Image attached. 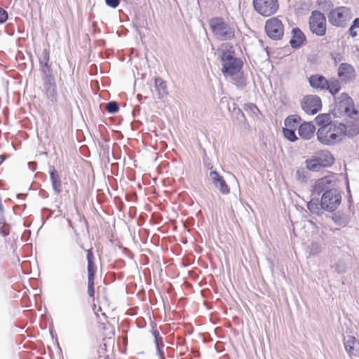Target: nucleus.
Returning a JSON list of instances; mask_svg holds the SVG:
<instances>
[{
    "instance_id": "nucleus-1",
    "label": "nucleus",
    "mask_w": 359,
    "mask_h": 359,
    "mask_svg": "<svg viewBox=\"0 0 359 359\" xmlns=\"http://www.w3.org/2000/svg\"><path fill=\"white\" fill-rule=\"evenodd\" d=\"M334 117L345 116L351 120L359 121V110L355 108L353 98L346 93L334 97Z\"/></svg>"
},
{
    "instance_id": "nucleus-2",
    "label": "nucleus",
    "mask_w": 359,
    "mask_h": 359,
    "mask_svg": "<svg viewBox=\"0 0 359 359\" xmlns=\"http://www.w3.org/2000/svg\"><path fill=\"white\" fill-rule=\"evenodd\" d=\"M220 60L222 63L221 71L225 77L233 76L243 69V60L241 58L236 57V54L233 50H223L220 56Z\"/></svg>"
},
{
    "instance_id": "nucleus-3",
    "label": "nucleus",
    "mask_w": 359,
    "mask_h": 359,
    "mask_svg": "<svg viewBox=\"0 0 359 359\" xmlns=\"http://www.w3.org/2000/svg\"><path fill=\"white\" fill-rule=\"evenodd\" d=\"M209 25L214 36L219 40L227 41L234 37V27L231 24L226 22L222 18H211Z\"/></svg>"
},
{
    "instance_id": "nucleus-4",
    "label": "nucleus",
    "mask_w": 359,
    "mask_h": 359,
    "mask_svg": "<svg viewBox=\"0 0 359 359\" xmlns=\"http://www.w3.org/2000/svg\"><path fill=\"white\" fill-rule=\"evenodd\" d=\"M353 16L350 8L340 6L332 9L328 14L329 22L336 27H344Z\"/></svg>"
},
{
    "instance_id": "nucleus-5",
    "label": "nucleus",
    "mask_w": 359,
    "mask_h": 359,
    "mask_svg": "<svg viewBox=\"0 0 359 359\" xmlns=\"http://www.w3.org/2000/svg\"><path fill=\"white\" fill-rule=\"evenodd\" d=\"M341 202L340 192L336 189L326 190L321 197V207L323 210L332 212L335 211Z\"/></svg>"
},
{
    "instance_id": "nucleus-6",
    "label": "nucleus",
    "mask_w": 359,
    "mask_h": 359,
    "mask_svg": "<svg viewBox=\"0 0 359 359\" xmlns=\"http://www.w3.org/2000/svg\"><path fill=\"white\" fill-rule=\"evenodd\" d=\"M265 32L266 35L272 40L278 41L283 39L284 35V25L277 17H273L265 22Z\"/></svg>"
},
{
    "instance_id": "nucleus-7",
    "label": "nucleus",
    "mask_w": 359,
    "mask_h": 359,
    "mask_svg": "<svg viewBox=\"0 0 359 359\" xmlns=\"http://www.w3.org/2000/svg\"><path fill=\"white\" fill-rule=\"evenodd\" d=\"M309 24L313 34L318 36H323L326 34V18L320 11H314L311 13Z\"/></svg>"
},
{
    "instance_id": "nucleus-8",
    "label": "nucleus",
    "mask_w": 359,
    "mask_h": 359,
    "mask_svg": "<svg viewBox=\"0 0 359 359\" xmlns=\"http://www.w3.org/2000/svg\"><path fill=\"white\" fill-rule=\"evenodd\" d=\"M252 4L255 10L264 17L275 14L279 8L278 0H252Z\"/></svg>"
},
{
    "instance_id": "nucleus-9",
    "label": "nucleus",
    "mask_w": 359,
    "mask_h": 359,
    "mask_svg": "<svg viewBox=\"0 0 359 359\" xmlns=\"http://www.w3.org/2000/svg\"><path fill=\"white\" fill-rule=\"evenodd\" d=\"M301 107L303 111L310 115L316 114L322 109V100L318 95H309L305 96L302 102Z\"/></svg>"
},
{
    "instance_id": "nucleus-10",
    "label": "nucleus",
    "mask_w": 359,
    "mask_h": 359,
    "mask_svg": "<svg viewBox=\"0 0 359 359\" xmlns=\"http://www.w3.org/2000/svg\"><path fill=\"white\" fill-rule=\"evenodd\" d=\"M318 141L325 145H332L340 142V135L330 127L320 128L317 132Z\"/></svg>"
},
{
    "instance_id": "nucleus-11",
    "label": "nucleus",
    "mask_w": 359,
    "mask_h": 359,
    "mask_svg": "<svg viewBox=\"0 0 359 359\" xmlns=\"http://www.w3.org/2000/svg\"><path fill=\"white\" fill-rule=\"evenodd\" d=\"M337 75L344 83H347L355 79V71L351 65L344 62L339 65Z\"/></svg>"
},
{
    "instance_id": "nucleus-12",
    "label": "nucleus",
    "mask_w": 359,
    "mask_h": 359,
    "mask_svg": "<svg viewBox=\"0 0 359 359\" xmlns=\"http://www.w3.org/2000/svg\"><path fill=\"white\" fill-rule=\"evenodd\" d=\"M290 44L294 49H298L306 42V38L304 32L298 27H294L291 32Z\"/></svg>"
},
{
    "instance_id": "nucleus-13",
    "label": "nucleus",
    "mask_w": 359,
    "mask_h": 359,
    "mask_svg": "<svg viewBox=\"0 0 359 359\" xmlns=\"http://www.w3.org/2000/svg\"><path fill=\"white\" fill-rule=\"evenodd\" d=\"M344 344L346 352L350 355H359V341L355 337L347 335L344 338Z\"/></svg>"
},
{
    "instance_id": "nucleus-14",
    "label": "nucleus",
    "mask_w": 359,
    "mask_h": 359,
    "mask_svg": "<svg viewBox=\"0 0 359 359\" xmlns=\"http://www.w3.org/2000/svg\"><path fill=\"white\" fill-rule=\"evenodd\" d=\"M229 111L231 113V117L233 121H236L238 124L241 126H246L248 125V121L246 117L242 110L237 107L236 104L234 102L228 104Z\"/></svg>"
},
{
    "instance_id": "nucleus-15",
    "label": "nucleus",
    "mask_w": 359,
    "mask_h": 359,
    "mask_svg": "<svg viewBox=\"0 0 359 359\" xmlns=\"http://www.w3.org/2000/svg\"><path fill=\"white\" fill-rule=\"evenodd\" d=\"M50 180L53 189L55 194L59 195L62 191V181L57 170L52 168L49 170Z\"/></svg>"
},
{
    "instance_id": "nucleus-16",
    "label": "nucleus",
    "mask_w": 359,
    "mask_h": 359,
    "mask_svg": "<svg viewBox=\"0 0 359 359\" xmlns=\"http://www.w3.org/2000/svg\"><path fill=\"white\" fill-rule=\"evenodd\" d=\"M316 131L315 126L310 122H304L298 128L299 135L304 140H310Z\"/></svg>"
},
{
    "instance_id": "nucleus-17",
    "label": "nucleus",
    "mask_w": 359,
    "mask_h": 359,
    "mask_svg": "<svg viewBox=\"0 0 359 359\" xmlns=\"http://www.w3.org/2000/svg\"><path fill=\"white\" fill-rule=\"evenodd\" d=\"M332 180L329 177H323L318 179L313 186L312 193L313 194L319 195L322 192H325L330 187Z\"/></svg>"
},
{
    "instance_id": "nucleus-18",
    "label": "nucleus",
    "mask_w": 359,
    "mask_h": 359,
    "mask_svg": "<svg viewBox=\"0 0 359 359\" xmlns=\"http://www.w3.org/2000/svg\"><path fill=\"white\" fill-rule=\"evenodd\" d=\"M309 82L314 89L325 90L326 85H327V79L323 75L313 74L309 78Z\"/></svg>"
},
{
    "instance_id": "nucleus-19",
    "label": "nucleus",
    "mask_w": 359,
    "mask_h": 359,
    "mask_svg": "<svg viewBox=\"0 0 359 359\" xmlns=\"http://www.w3.org/2000/svg\"><path fill=\"white\" fill-rule=\"evenodd\" d=\"M314 157L318 161V164L321 168L331 166L334 161L332 154L328 151L322 152Z\"/></svg>"
},
{
    "instance_id": "nucleus-20",
    "label": "nucleus",
    "mask_w": 359,
    "mask_h": 359,
    "mask_svg": "<svg viewBox=\"0 0 359 359\" xmlns=\"http://www.w3.org/2000/svg\"><path fill=\"white\" fill-rule=\"evenodd\" d=\"M94 255L93 252V249L90 248L87 250V261H88V278H95V273H96V266L94 263Z\"/></svg>"
},
{
    "instance_id": "nucleus-21",
    "label": "nucleus",
    "mask_w": 359,
    "mask_h": 359,
    "mask_svg": "<svg viewBox=\"0 0 359 359\" xmlns=\"http://www.w3.org/2000/svg\"><path fill=\"white\" fill-rule=\"evenodd\" d=\"M308 210L311 213L315 214L318 216H321L323 213L322 210L323 208L321 207V201L319 202V199L318 198H312L306 205Z\"/></svg>"
},
{
    "instance_id": "nucleus-22",
    "label": "nucleus",
    "mask_w": 359,
    "mask_h": 359,
    "mask_svg": "<svg viewBox=\"0 0 359 359\" xmlns=\"http://www.w3.org/2000/svg\"><path fill=\"white\" fill-rule=\"evenodd\" d=\"M154 86L159 99H161L168 95V91L166 83L161 78L156 77L155 79Z\"/></svg>"
},
{
    "instance_id": "nucleus-23",
    "label": "nucleus",
    "mask_w": 359,
    "mask_h": 359,
    "mask_svg": "<svg viewBox=\"0 0 359 359\" xmlns=\"http://www.w3.org/2000/svg\"><path fill=\"white\" fill-rule=\"evenodd\" d=\"M231 77L236 86L241 90H243L247 86L246 77L242 70L236 73L233 76H228Z\"/></svg>"
},
{
    "instance_id": "nucleus-24",
    "label": "nucleus",
    "mask_w": 359,
    "mask_h": 359,
    "mask_svg": "<svg viewBox=\"0 0 359 359\" xmlns=\"http://www.w3.org/2000/svg\"><path fill=\"white\" fill-rule=\"evenodd\" d=\"M316 124L320 128L330 127L332 124V117L330 113H324L318 114L315 118Z\"/></svg>"
},
{
    "instance_id": "nucleus-25",
    "label": "nucleus",
    "mask_w": 359,
    "mask_h": 359,
    "mask_svg": "<svg viewBox=\"0 0 359 359\" xmlns=\"http://www.w3.org/2000/svg\"><path fill=\"white\" fill-rule=\"evenodd\" d=\"M341 83L339 80L336 79H327V85H326L325 90H327L329 93L335 95L341 90Z\"/></svg>"
},
{
    "instance_id": "nucleus-26",
    "label": "nucleus",
    "mask_w": 359,
    "mask_h": 359,
    "mask_svg": "<svg viewBox=\"0 0 359 359\" xmlns=\"http://www.w3.org/2000/svg\"><path fill=\"white\" fill-rule=\"evenodd\" d=\"M332 130L335 133L340 135V141L342 140L343 137L347 136V126L344 123H338L337 121H333L332 124Z\"/></svg>"
},
{
    "instance_id": "nucleus-27",
    "label": "nucleus",
    "mask_w": 359,
    "mask_h": 359,
    "mask_svg": "<svg viewBox=\"0 0 359 359\" xmlns=\"http://www.w3.org/2000/svg\"><path fill=\"white\" fill-rule=\"evenodd\" d=\"M243 109L252 117H255L257 119H261L262 113L256 104L253 103H248L244 105Z\"/></svg>"
},
{
    "instance_id": "nucleus-28",
    "label": "nucleus",
    "mask_w": 359,
    "mask_h": 359,
    "mask_svg": "<svg viewBox=\"0 0 359 359\" xmlns=\"http://www.w3.org/2000/svg\"><path fill=\"white\" fill-rule=\"evenodd\" d=\"M332 219L335 224L339 226H346L348 223V217L341 212H337L332 216Z\"/></svg>"
},
{
    "instance_id": "nucleus-29",
    "label": "nucleus",
    "mask_w": 359,
    "mask_h": 359,
    "mask_svg": "<svg viewBox=\"0 0 359 359\" xmlns=\"http://www.w3.org/2000/svg\"><path fill=\"white\" fill-rule=\"evenodd\" d=\"M154 343L156 346V355L158 356L159 359H165V353H164V342L163 337H158L157 339H154Z\"/></svg>"
},
{
    "instance_id": "nucleus-30",
    "label": "nucleus",
    "mask_w": 359,
    "mask_h": 359,
    "mask_svg": "<svg viewBox=\"0 0 359 359\" xmlns=\"http://www.w3.org/2000/svg\"><path fill=\"white\" fill-rule=\"evenodd\" d=\"M356 121H357L352 120L346 124L347 136L349 137L356 136L359 133V123Z\"/></svg>"
},
{
    "instance_id": "nucleus-31",
    "label": "nucleus",
    "mask_w": 359,
    "mask_h": 359,
    "mask_svg": "<svg viewBox=\"0 0 359 359\" xmlns=\"http://www.w3.org/2000/svg\"><path fill=\"white\" fill-rule=\"evenodd\" d=\"M301 121V118L298 115H290L288 116L284 121L285 128H297V124Z\"/></svg>"
},
{
    "instance_id": "nucleus-32",
    "label": "nucleus",
    "mask_w": 359,
    "mask_h": 359,
    "mask_svg": "<svg viewBox=\"0 0 359 359\" xmlns=\"http://www.w3.org/2000/svg\"><path fill=\"white\" fill-rule=\"evenodd\" d=\"M0 234L2 236H6L9 234V229L8 224L5 222L4 217L3 207L0 203Z\"/></svg>"
},
{
    "instance_id": "nucleus-33",
    "label": "nucleus",
    "mask_w": 359,
    "mask_h": 359,
    "mask_svg": "<svg viewBox=\"0 0 359 359\" xmlns=\"http://www.w3.org/2000/svg\"><path fill=\"white\" fill-rule=\"evenodd\" d=\"M296 129L294 128H283V133L285 139L290 142H295L298 140L297 136L295 133Z\"/></svg>"
},
{
    "instance_id": "nucleus-34",
    "label": "nucleus",
    "mask_w": 359,
    "mask_h": 359,
    "mask_svg": "<svg viewBox=\"0 0 359 359\" xmlns=\"http://www.w3.org/2000/svg\"><path fill=\"white\" fill-rule=\"evenodd\" d=\"M39 67L50 65V50L48 48H44L41 54L39 56Z\"/></svg>"
},
{
    "instance_id": "nucleus-35",
    "label": "nucleus",
    "mask_w": 359,
    "mask_h": 359,
    "mask_svg": "<svg viewBox=\"0 0 359 359\" xmlns=\"http://www.w3.org/2000/svg\"><path fill=\"white\" fill-rule=\"evenodd\" d=\"M45 93L48 99L52 102H55L57 100V93L56 90V86L49 87L44 88Z\"/></svg>"
},
{
    "instance_id": "nucleus-36",
    "label": "nucleus",
    "mask_w": 359,
    "mask_h": 359,
    "mask_svg": "<svg viewBox=\"0 0 359 359\" xmlns=\"http://www.w3.org/2000/svg\"><path fill=\"white\" fill-rule=\"evenodd\" d=\"M306 168L313 172L319 171L321 169V167L318 164V161L316 159L315 157L311 159H307L306 161Z\"/></svg>"
},
{
    "instance_id": "nucleus-37",
    "label": "nucleus",
    "mask_w": 359,
    "mask_h": 359,
    "mask_svg": "<svg viewBox=\"0 0 359 359\" xmlns=\"http://www.w3.org/2000/svg\"><path fill=\"white\" fill-rule=\"evenodd\" d=\"M321 252V245L318 242H313L308 246L307 252L311 256H315Z\"/></svg>"
},
{
    "instance_id": "nucleus-38",
    "label": "nucleus",
    "mask_w": 359,
    "mask_h": 359,
    "mask_svg": "<svg viewBox=\"0 0 359 359\" xmlns=\"http://www.w3.org/2000/svg\"><path fill=\"white\" fill-rule=\"evenodd\" d=\"M106 110L109 114H116L119 110V105L116 101H110L106 104Z\"/></svg>"
},
{
    "instance_id": "nucleus-39",
    "label": "nucleus",
    "mask_w": 359,
    "mask_h": 359,
    "mask_svg": "<svg viewBox=\"0 0 359 359\" xmlns=\"http://www.w3.org/2000/svg\"><path fill=\"white\" fill-rule=\"evenodd\" d=\"M210 176L215 187H218L219 182L224 179L216 170L210 171Z\"/></svg>"
},
{
    "instance_id": "nucleus-40",
    "label": "nucleus",
    "mask_w": 359,
    "mask_h": 359,
    "mask_svg": "<svg viewBox=\"0 0 359 359\" xmlns=\"http://www.w3.org/2000/svg\"><path fill=\"white\" fill-rule=\"evenodd\" d=\"M39 71L41 73L42 78L53 76L50 65L39 67Z\"/></svg>"
},
{
    "instance_id": "nucleus-41",
    "label": "nucleus",
    "mask_w": 359,
    "mask_h": 359,
    "mask_svg": "<svg viewBox=\"0 0 359 359\" xmlns=\"http://www.w3.org/2000/svg\"><path fill=\"white\" fill-rule=\"evenodd\" d=\"M219 189V191L223 194H228L230 192V188L226 184L224 179L222 180L218 184V187H216Z\"/></svg>"
},
{
    "instance_id": "nucleus-42",
    "label": "nucleus",
    "mask_w": 359,
    "mask_h": 359,
    "mask_svg": "<svg viewBox=\"0 0 359 359\" xmlns=\"http://www.w3.org/2000/svg\"><path fill=\"white\" fill-rule=\"evenodd\" d=\"M42 80L44 88L56 86V83L53 76L42 78Z\"/></svg>"
},
{
    "instance_id": "nucleus-43",
    "label": "nucleus",
    "mask_w": 359,
    "mask_h": 359,
    "mask_svg": "<svg viewBox=\"0 0 359 359\" xmlns=\"http://www.w3.org/2000/svg\"><path fill=\"white\" fill-rule=\"evenodd\" d=\"M94 280L95 278H88V294L90 297L95 295Z\"/></svg>"
},
{
    "instance_id": "nucleus-44",
    "label": "nucleus",
    "mask_w": 359,
    "mask_h": 359,
    "mask_svg": "<svg viewBox=\"0 0 359 359\" xmlns=\"http://www.w3.org/2000/svg\"><path fill=\"white\" fill-rule=\"evenodd\" d=\"M318 4L321 6L322 8L328 9L332 5V1L330 0H318Z\"/></svg>"
},
{
    "instance_id": "nucleus-45",
    "label": "nucleus",
    "mask_w": 359,
    "mask_h": 359,
    "mask_svg": "<svg viewBox=\"0 0 359 359\" xmlns=\"http://www.w3.org/2000/svg\"><path fill=\"white\" fill-rule=\"evenodd\" d=\"M8 18V14L6 11L0 7V23L3 24L6 22Z\"/></svg>"
},
{
    "instance_id": "nucleus-46",
    "label": "nucleus",
    "mask_w": 359,
    "mask_h": 359,
    "mask_svg": "<svg viewBox=\"0 0 359 359\" xmlns=\"http://www.w3.org/2000/svg\"><path fill=\"white\" fill-rule=\"evenodd\" d=\"M106 4L112 8H117L120 4V0H105Z\"/></svg>"
},
{
    "instance_id": "nucleus-47",
    "label": "nucleus",
    "mask_w": 359,
    "mask_h": 359,
    "mask_svg": "<svg viewBox=\"0 0 359 359\" xmlns=\"http://www.w3.org/2000/svg\"><path fill=\"white\" fill-rule=\"evenodd\" d=\"M105 143H99V146L100 147L102 151L104 154H109V146L107 144V140L104 139Z\"/></svg>"
},
{
    "instance_id": "nucleus-48",
    "label": "nucleus",
    "mask_w": 359,
    "mask_h": 359,
    "mask_svg": "<svg viewBox=\"0 0 359 359\" xmlns=\"http://www.w3.org/2000/svg\"><path fill=\"white\" fill-rule=\"evenodd\" d=\"M297 177L298 180H302V182H306L307 180L306 176L305 175V172L303 170H297Z\"/></svg>"
},
{
    "instance_id": "nucleus-49",
    "label": "nucleus",
    "mask_w": 359,
    "mask_h": 359,
    "mask_svg": "<svg viewBox=\"0 0 359 359\" xmlns=\"http://www.w3.org/2000/svg\"><path fill=\"white\" fill-rule=\"evenodd\" d=\"M150 332L154 339L162 337L160 332L156 328H153Z\"/></svg>"
},
{
    "instance_id": "nucleus-50",
    "label": "nucleus",
    "mask_w": 359,
    "mask_h": 359,
    "mask_svg": "<svg viewBox=\"0 0 359 359\" xmlns=\"http://www.w3.org/2000/svg\"><path fill=\"white\" fill-rule=\"evenodd\" d=\"M39 195L40 197H41L43 198H47L49 196L48 193L46 190L42 189H41L39 190Z\"/></svg>"
},
{
    "instance_id": "nucleus-51",
    "label": "nucleus",
    "mask_w": 359,
    "mask_h": 359,
    "mask_svg": "<svg viewBox=\"0 0 359 359\" xmlns=\"http://www.w3.org/2000/svg\"><path fill=\"white\" fill-rule=\"evenodd\" d=\"M348 32H349L350 36L353 38L356 37L358 36V33L355 31V29L352 27H350V28L348 29Z\"/></svg>"
},
{
    "instance_id": "nucleus-52",
    "label": "nucleus",
    "mask_w": 359,
    "mask_h": 359,
    "mask_svg": "<svg viewBox=\"0 0 359 359\" xmlns=\"http://www.w3.org/2000/svg\"><path fill=\"white\" fill-rule=\"evenodd\" d=\"M29 168L32 170L34 171L36 169L37 163L36 162L32 161L28 163Z\"/></svg>"
},
{
    "instance_id": "nucleus-53",
    "label": "nucleus",
    "mask_w": 359,
    "mask_h": 359,
    "mask_svg": "<svg viewBox=\"0 0 359 359\" xmlns=\"http://www.w3.org/2000/svg\"><path fill=\"white\" fill-rule=\"evenodd\" d=\"M351 27L355 29L359 28V18H356L354 19Z\"/></svg>"
},
{
    "instance_id": "nucleus-54",
    "label": "nucleus",
    "mask_w": 359,
    "mask_h": 359,
    "mask_svg": "<svg viewBox=\"0 0 359 359\" xmlns=\"http://www.w3.org/2000/svg\"><path fill=\"white\" fill-rule=\"evenodd\" d=\"M137 99L139 100V101H141L142 98V96L141 95H137Z\"/></svg>"
},
{
    "instance_id": "nucleus-55",
    "label": "nucleus",
    "mask_w": 359,
    "mask_h": 359,
    "mask_svg": "<svg viewBox=\"0 0 359 359\" xmlns=\"http://www.w3.org/2000/svg\"><path fill=\"white\" fill-rule=\"evenodd\" d=\"M43 212L44 211H50L49 209L46 208H44L43 210H42Z\"/></svg>"
},
{
    "instance_id": "nucleus-56",
    "label": "nucleus",
    "mask_w": 359,
    "mask_h": 359,
    "mask_svg": "<svg viewBox=\"0 0 359 359\" xmlns=\"http://www.w3.org/2000/svg\"><path fill=\"white\" fill-rule=\"evenodd\" d=\"M336 270L338 271L339 272L344 271V269H336Z\"/></svg>"
},
{
    "instance_id": "nucleus-57",
    "label": "nucleus",
    "mask_w": 359,
    "mask_h": 359,
    "mask_svg": "<svg viewBox=\"0 0 359 359\" xmlns=\"http://www.w3.org/2000/svg\"><path fill=\"white\" fill-rule=\"evenodd\" d=\"M104 359H110L109 356V355H107L104 358Z\"/></svg>"
},
{
    "instance_id": "nucleus-58",
    "label": "nucleus",
    "mask_w": 359,
    "mask_h": 359,
    "mask_svg": "<svg viewBox=\"0 0 359 359\" xmlns=\"http://www.w3.org/2000/svg\"><path fill=\"white\" fill-rule=\"evenodd\" d=\"M336 269H341V267H339V266L337 265Z\"/></svg>"
},
{
    "instance_id": "nucleus-59",
    "label": "nucleus",
    "mask_w": 359,
    "mask_h": 359,
    "mask_svg": "<svg viewBox=\"0 0 359 359\" xmlns=\"http://www.w3.org/2000/svg\"><path fill=\"white\" fill-rule=\"evenodd\" d=\"M53 213L52 211H50V213L49 214V216H51V214Z\"/></svg>"
}]
</instances>
